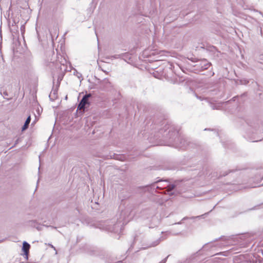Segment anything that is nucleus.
<instances>
[{"instance_id":"nucleus-1","label":"nucleus","mask_w":263,"mask_h":263,"mask_svg":"<svg viewBox=\"0 0 263 263\" xmlns=\"http://www.w3.org/2000/svg\"><path fill=\"white\" fill-rule=\"evenodd\" d=\"M131 210L128 208L122 210L120 217L116 223L115 221H106L100 224V229L111 232L117 233L121 230L122 226L126 224L131 219Z\"/></svg>"},{"instance_id":"nucleus-22","label":"nucleus","mask_w":263,"mask_h":263,"mask_svg":"<svg viewBox=\"0 0 263 263\" xmlns=\"http://www.w3.org/2000/svg\"><path fill=\"white\" fill-rule=\"evenodd\" d=\"M163 130V129H161L160 130V132L161 133H162Z\"/></svg>"},{"instance_id":"nucleus-18","label":"nucleus","mask_w":263,"mask_h":263,"mask_svg":"<svg viewBox=\"0 0 263 263\" xmlns=\"http://www.w3.org/2000/svg\"><path fill=\"white\" fill-rule=\"evenodd\" d=\"M118 156L116 155L115 154H114V155L112 156V158L114 159H118Z\"/></svg>"},{"instance_id":"nucleus-24","label":"nucleus","mask_w":263,"mask_h":263,"mask_svg":"<svg viewBox=\"0 0 263 263\" xmlns=\"http://www.w3.org/2000/svg\"><path fill=\"white\" fill-rule=\"evenodd\" d=\"M79 74L80 75V77H81V76H82L81 74H80V73H79Z\"/></svg>"},{"instance_id":"nucleus-3","label":"nucleus","mask_w":263,"mask_h":263,"mask_svg":"<svg viewBox=\"0 0 263 263\" xmlns=\"http://www.w3.org/2000/svg\"><path fill=\"white\" fill-rule=\"evenodd\" d=\"M91 97V95L90 93H86L85 95L80 102L77 109L84 110L85 108L87 107V106H88L90 104L88 99Z\"/></svg>"},{"instance_id":"nucleus-17","label":"nucleus","mask_w":263,"mask_h":263,"mask_svg":"<svg viewBox=\"0 0 263 263\" xmlns=\"http://www.w3.org/2000/svg\"><path fill=\"white\" fill-rule=\"evenodd\" d=\"M259 33H260V34L262 36V28H261V27H259Z\"/></svg>"},{"instance_id":"nucleus-7","label":"nucleus","mask_w":263,"mask_h":263,"mask_svg":"<svg viewBox=\"0 0 263 263\" xmlns=\"http://www.w3.org/2000/svg\"><path fill=\"white\" fill-rule=\"evenodd\" d=\"M30 248V245L28 242H27L26 241L23 242L22 250L24 252V254L26 256H28V255Z\"/></svg>"},{"instance_id":"nucleus-9","label":"nucleus","mask_w":263,"mask_h":263,"mask_svg":"<svg viewBox=\"0 0 263 263\" xmlns=\"http://www.w3.org/2000/svg\"><path fill=\"white\" fill-rule=\"evenodd\" d=\"M31 121V117L29 116L25 121V122L22 128V130L24 131L28 128L29 125Z\"/></svg>"},{"instance_id":"nucleus-11","label":"nucleus","mask_w":263,"mask_h":263,"mask_svg":"<svg viewBox=\"0 0 263 263\" xmlns=\"http://www.w3.org/2000/svg\"><path fill=\"white\" fill-rule=\"evenodd\" d=\"M103 84L104 85V88L105 89H109L112 87L111 83L107 79H105L103 80Z\"/></svg>"},{"instance_id":"nucleus-4","label":"nucleus","mask_w":263,"mask_h":263,"mask_svg":"<svg viewBox=\"0 0 263 263\" xmlns=\"http://www.w3.org/2000/svg\"><path fill=\"white\" fill-rule=\"evenodd\" d=\"M168 130V137L171 139H173L174 137L178 136V130L176 129L173 125L166 124L164 129V132Z\"/></svg>"},{"instance_id":"nucleus-6","label":"nucleus","mask_w":263,"mask_h":263,"mask_svg":"<svg viewBox=\"0 0 263 263\" xmlns=\"http://www.w3.org/2000/svg\"><path fill=\"white\" fill-rule=\"evenodd\" d=\"M179 142L178 143H176V147L181 149H184L188 145L187 141L183 138H179Z\"/></svg>"},{"instance_id":"nucleus-23","label":"nucleus","mask_w":263,"mask_h":263,"mask_svg":"<svg viewBox=\"0 0 263 263\" xmlns=\"http://www.w3.org/2000/svg\"><path fill=\"white\" fill-rule=\"evenodd\" d=\"M50 246L52 247V248H53V246L51 245H50Z\"/></svg>"},{"instance_id":"nucleus-2","label":"nucleus","mask_w":263,"mask_h":263,"mask_svg":"<svg viewBox=\"0 0 263 263\" xmlns=\"http://www.w3.org/2000/svg\"><path fill=\"white\" fill-rule=\"evenodd\" d=\"M162 182V181L158 182V183L159 184L158 185L154 184L153 185L154 189H155L156 188L157 189L167 188L166 191L167 192V194H169L170 195H173L174 194V193L172 192V191L176 187V186L177 185L178 182L175 181L174 183L169 184L167 185L166 186L162 185L161 184Z\"/></svg>"},{"instance_id":"nucleus-19","label":"nucleus","mask_w":263,"mask_h":263,"mask_svg":"<svg viewBox=\"0 0 263 263\" xmlns=\"http://www.w3.org/2000/svg\"><path fill=\"white\" fill-rule=\"evenodd\" d=\"M90 255H95V254H96V251H93V252L92 253H90Z\"/></svg>"},{"instance_id":"nucleus-8","label":"nucleus","mask_w":263,"mask_h":263,"mask_svg":"<svg viewBox=\"0 0 263 263\" xmlns=\"http://www.w3.org/2000/svg\"><path fill=\"white\" fill-rule=\"evenodd\" d=\"M152 223L149 228H154L157 227L160 223V219L156 216H154L152 218Z\"/></svg>"},{"instance_id":"nucleus-20","label":"nucleus","mask_w":263,"mask_h":263,"mask_svg":"<svg viewBox=\"0 0 263 263\" xmlns=\"http://www.w3.org/2000/svg\"><path fill=\"white\" fill-rule=\"evenodd\" d=\"M197 98H198L199 99H200V100H202V99H201V97H198V96H197Z\"/></svg>"},{"instance_id":"nucleus-15","label":"nucleus","mask_w":263,"mask_h":263,"mask_svg":"<svg viewBox=\"0 0 263 263\" xmlns=\"http://www.w3.org/2000/svg\"><path fill=\"white\" fill-rule=\"evenodd\" d=\"M19 141H20V138H17L15 142L14 145L13 146H12L11 147L15 146L19 142Z\"/></svg>"},{"instance_id":"nucleus-16","label":"nucleus","mask_w":263,"mask_h":263,"mask_svg":"<svg viewBox=\"0 0 263 263\" xmlns=\"http://www.w3.org/2000/svg\"><path fill=\"white\" fill-rule=\"evenodd\" d=\"M230 172V171H229V172H226L224 173H223L222 175H220V176H225L226 175H227Z\"/></svg>"},{"instance_id":"nucleus-14","label":"nucleus","mask_w":263,"mask_h":263,"mask_svg":"<svg viewBox=\"0 0 263 263\" xmlns=\"http://www.w3.org/2000/svg\"><path fill=\"white\" fill-rule=\"evenodd\" d=\"M1 93L2 95L4 98L7 99V100H9V99L6 98V97L8 96V93L6 91H4L2 92V91H1Z\"/></svg>"},{"instance_id":"nucleus-12","label":"nucleus","mask_w":263,"mask_h":263,"mask_svg":"<svg viewBox=\"0 0 263 263\" xmlns=\"http://www.w3.org/2000/svg\"><path fill=\"white\" fill-rule=\"evenodd\" d=\"M122 55V54H115L111 56L110 57H109V56H106L105 58L106 59H109L110 58L118 59L121 58Z\"/></svg>"},{"instance_id":"nucleus-25","label":"nucleus","mask_w":263,"mask_h":263,"mask_svg":"<svg viewBox=\"0 0 263 263\" xmlns=\"http://www.w3.org/2000/svg\"><path fill=\"white\" fill-rule=\"evenodd\" d=\"M207 263H210L209 262H207Z\"/></svg>"},{"instance_id":"nucleus-13","label":"nucleus","mask_w":263,"mask_h":263,"mask_svg":"<svg viewBox=\"0 0 263 263\" xmlns=\"http://www.w3.org/2000/svg\"><path fill=\"white\" fill-rule=\"evenodd\" d=\"M210 105V107L213 109H218L219 106H217V105L216 104H212V103H209Z\"/></svg>"},{"instance_id":"nucleus-10","label":"nucleus","mask_w":263,"mask_h":263,"mask_svg":"<svg viewBox=\"0 0 263 263\" xmlns=\"http://www.w3.org/2000/svg\"><path fill=\"white\" fill-rule=\"evenodd\" d=\"M165 238L163 237H160L158 239H157L156 241L152 242L149 246V247H153L157 246L159 243L165 239Z\"/></svg>"},{"instance_id":"nucleus-5","label":"nucleus","mask_w":263,"mask_h":263,"mask_svg":"<svg viewBox=\"0 0 263 263\" xmlns=\"http://www.w3.org/2000/svg\"><path fill=\"white\" fill-rule=\"evenodd\" d=\"M195 66L198 68L199 70L203 71L208 69L211 66V63L208 62L206 60L203 59L198 61Z\"/></svg>"},{"instance_id":"nucleus-21","label":"nucleus","mask_w":263,"mask_h":263,"mask_svg":"<svg viewBox=\"0 0 263 263\" xmlns=\"http://www.w3.org/2000/svg\"><path fill=\"white\" fill-rule=\"evenodd\" d=\"M200 217V216H197V217H195V218H199ZM192 218H194V217H192Z\"/></svg>"}]
</instances>
